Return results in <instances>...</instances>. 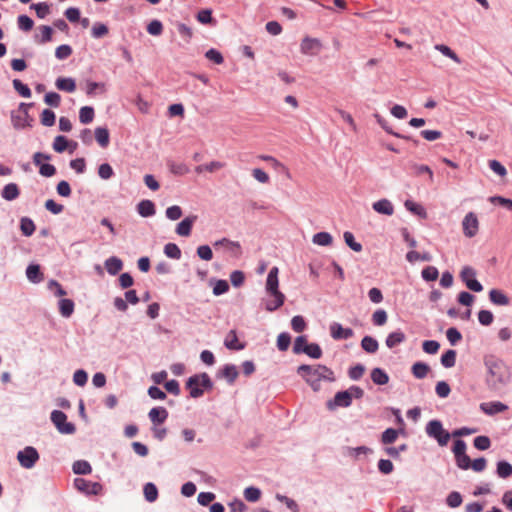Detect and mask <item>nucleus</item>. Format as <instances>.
<instances>
[{
	"label": "nucleus",
	"instance_id": "obj_1",
	"mask_svg": "<svg viewBox=\"0 0 512 512\" xmlns=\"http://www.w3.org/2000/svg\"><path fill=\"white\" fill-rule=\"evenodd\" d=\"M297 373L310 385L313 391L318 392L321 389V380L328 382L335 381L334 372L325 365L311 366L302 364L297 368Z\"/></svg>",
	"mask_w": 512,
	"mask_h": 512
},
{
	"label": "nucleus",
	"instance_id": "obj_2",
	"mask_svg": "<svg viewBox=\"0 0 512 512\" xmlns=\"http://www.w3.org/2000/svg\"><path fill=\"white\" fill-rule=\"evenodd\" d=\"M485 366L488 370L487 384L492 388H498L499 385L506 384L509 381V372L505 364L493 357L485 358Z\"/></svg>",
	"mask_w": 512,
	"mask_h": 512
},
{
	"label": "nucleus",
	"instance_id": "obj_3",
	"mask_svg": "<svg viewBox=\"0 0 512 512\" xmlns=\"http://www.w3.org/2000/svg\"><path fill=\"white\" fill-rule=\"evenodd\" d=\"M214 384L210 376L203 372L195 374L188 378L186 388L189 390L190 397L199 398L203 396L204 390H211Z\"/></svg>",
	"mask_w": 512,
	"mask_h": 512
},
{
	"label": "nucleus",
	"instance_id": "obj_4",
	"mask_svg": "<svg viewBox=\"0 0 512 512\" xmlns=\"http://www.w3.org/2000/svg\"><path fill=\"white\" fill-rule=\"evenodd\" d=\"M426 434L437 441L440 446L447 445L451 434L443 428L440 420H431L425 427Z\"/></svg>",
	"mask_w": 512,
	"mask_h": 512
},
{
	"label": "nucleus",
	"instance_id": "obj_5",
	"mask_svg": "<svg viewBox=\"0 0 512 512\" xmlns=\"http://www.w3.org/2000/svg\"><path fill=\"white\" fill-rule=\"evenodd\" d=\"M50 419L61 434L70 435L76 431L75 425L68 422L66 414L60 410H53Z\"/></svg>",
	"mask_w": 512,
	"mask_h": 512
},
{
	"label": "nucleus",
	"instance_id": "obj_6",
	"mask_svg": "<svg viewBox=\"0 0 512 512\" xmlns=\"http://www.w3.org/2000/svg\"><path fill=\"white\" fill-rule=\"evenodd\" d=\"M39 458L40 455L37 449L33 446H26L17 453V460L20 466L25 469H32L38 462Z\"/></svg>",
	"mask_w": 512,
	"mask_h": 512
},
{
	"label": "nucleus",
	"instance_id": "obj_7",
	"mask_svg": "<svg viewBox=\"0 0 512 512\" xmlns=\"http://www.w3.org/2000/svg\"><path fill=\"white\" fill-rule=\"evenodd\" d=\"M34 165L39 167L40 175L44 177H52L56 174V168L54 165L49 163H43V161L51 160V155L42 152H36L33 155Z\"/></svg>",
	"mask_w": 512,
	"mask_h": 512
},
{
	"label": "nucleus",
	"instance_id": "obj_8",
	"mask_svg": "<svg viewBox=\"0 0 512 512\" xmlns=\"http://www.w3.org/2000/svg\"><path fill=\"white\" fill-rule=\"evenodd\" d=\"M460 278L467 288L473 292H481L483 290L482 284L476 279V271L471 266H465L462 268Z\"/></svg>",
	"mask_w": 512,
	"mask_h": 512
},
{
	"label": "nucleus",
	"instance_id": "obj_9",
	"mask_svg": "<svg viewBox=\"0 0 512 512\" xmlns=\"http://www.w3.org/2000/svg\"><path fill=\"white\" fill-rule=\"evenodd\" d=\"M215 249L223 248L224 252L231 257L239 258L242 255V247L238 241H232L228 238H222L213 243Z\"/></svg>",
	"mask_w": 512,
	"mask_h": 512
},
{
	"label": "nucleus",
	"instance_id": "obj_10",
	"mask_svg": "<svg viewBox=\"0 0 512 512\" xmlns=\"http://www.w3.org/2000/svg\"><path fill=\"white\" fill-rule=\"evenodd\" d=\"M463 234L468 237H474L479 231V221L474 212H468L462 220Z\"/></svg>",
	"mask_w": 512,
	"mask_h": 512
},
{
	"label": "nucleus",
	"instance_id": "obj_11",
	"mask_svg": "<svg viewBox=\"0 0 512 512\" xmlns=\"http://www.w3.org/2000/svg\"><path fill=\"white\" fill-rule=\"evenodd\" d=\"M352 401L350 395L346 390L338 391L334 397L326 402V407L330 411H334L337 408H347L351 406Z\"/></svg>",
	"mask_w": 512,
	"mask_h": 512
},
{
	"label": "nucleus",
	"instance_id": "obj_12",
	"mask_svg": "<svg viewBox=\"0 0 512 512\" xmlns=\"http://www.w3.org/2000/svg\"><path fill=\"white\" fill-rule=\"evenodd\" d=\"M74 486L86 495H98L102 491V485L98 482L88 481L84 478L74 479Z\"/></svg>",
	"mask_w": 512,
	"mask_h": 512
},
{
	"label": "nucleus",
	"instance_id": "obj_13",
	"mask_svg": "<svg viewBox=\"0 0 512 512\" xmlns=\"http://www.w3.org/2000/svg\"><path fill=\"white\" fill-rule=\"evenodd\" d=\"M323 45L317 38L305 37L300 44V51L307 56H316L322 50Z\"/></svg>",
	"mask_w": 512,
	"mask_h": 512
},
{
	"label": "nucleus",
	"instance_id": "obj_14",
	"mask_svg": "<svg viewBox=\"0 0 512 512\" xmlns=\"http://www.w3.org/2000/svg\"><path fill=\"white\" fill-rule=\"evenodd\" d=\"M330 334L335 340H346L351 338L354 332L351 328H344L340 323L333 322L330 325Z\"/></svg>",
	"mask_w": 512,
	"mask_h": 512
},
{
	"label": "nucleus",
	"instance_id": "obj_15",
	"mask_svg": "<svg viewBox=\"0 0 512 512\" xmlns=\"http://www.w3.org/2000/svg\"><path fill=\"white\" fill-rule=\"evenodd\" d=\"M279 270L277 267H272L267 275L266 279V292L270 293H281L279 290L278 280Z\"/></svg>",
	"mask_w": 512,
	"mask_h": 512
},
{
	"label": "nucleus",
	"instance_id": "obj_16",
	"mask_svg": "<svg viewBox=\"0 0 512 512\" xmlns=\"http://www.w3.org/2000/svg\"><path fill=\"white\" fill-rule=\"evenodd\" d=\"M507 409L508 406L499 401L483 402L480 404V410L487 415H495Z\"/></svg>",
	"mask_w": 512,
	"mask_h": 512
},
{
	"label": "nucleus",
	"instance_id": "obj_17",
	"mask_svg": "<svg viewBox=\"0 0 512 512\" xmlns=\"http://www.w3.org/2000/svg\"><path fill=\"white\" fill-rule=\"evenodd\" d=\"M238 370L234 364H225L217 374L219 378H225L228 384L232 385L238 377Z\"/></svg>",
	"mask_w": 512,
	"mask_h": 512
},
{
	"label": "nucleus",
	"instance_id": "obj_18",
	"mask_svg": "<svg viewBox=\"0 0 512 512\" xmlns=\"http://www.w3.org/2000/svg\"><path fill=\"white\" fill-rule=\"evenodd\" d=\"M372 208L379 214L391 216L394 214V206L392 202L386 198L380 199L372 204Z\"/></svg>",
	"mask_w": 512,
	"mask_h": 512
},
{
	"label": "nucleus",
	"instance_id": "obj_19",
	"mask_svg": "<svg viewBox=\"0 0 512 512\" xmlns=\"http://www.w3.org/2000/svg\"><path fill=\"white\" fill-rule=\"evenodd\" d=\"M196 220V216H189L184 218L177 224L176 233L182 237H188L191 234L193 224Z\"/></svg>",
	"mask_w": 512,
	"mask_h": 512
},
{
	"label": "nucleus",
	"instance_id": "obj_20",
	"mask_svg": "<svg viewBox=\"0 0 512 512\" xmlns=\"http://www.w3.org/2000/svg\"><path fill=\"white\" fill-rule=\"evenodd\" d=\"M272 299L264 300L265 309L269 312H273L280 308L285 301V295L283 293H270Z\"/></svg>",
	"mask_w": 512,
	"mask_h": 512
},
{
	"label": "nucleus",
	"instance_id": "obj_21",
	"mask_svg": "<svg viewBox=\"0 0 512 512\" xmlns=\"http://www.w3.org/2000/svg\"><path fill=\"white\" fill-rule=\"evenodd\" d=\"M137 212L141 217L148 218L152 217L156 213L155 204L148 199L141 200L137 204Z\"/></svg>",
	"mask_w": 512,
	"mask_h": 512
},
{
	"label": "nucleus",
	"instance_id": "obj_22",
	"mask_svg": "<svg viewBox=\"0 0 512 512\" xmlns=\"http://www.w3.org/2000/svg\"><path fill=\"white\" fill-rule=\"evenodd\" d=\"M104 266L110 275L115 276L122 270L123 261L117 256H111L105 260Z\"/></svg>",
	"mask_w": 512,
	"mask_h": 512
},
{
	"label": "nucleus",
	"instance_id": "obj_23",
	"mask_svg": "<svg viewBox=\"0 0 512 512\" xmlns=\"http://www.w3.org/2000/svg\"><path fill=\"white\" fill-rule=\"evenodd\" d=\"M168 415L169 413L164 407H154L148 413L150 421L154 424L164 423L168 418Z\"/></svg>",
	"mask_w": 512,
	"mask_h": 512
},
{
	"label": "nucleus",
	"instance_id": "obj_24",
	"mask_svg": "<svg viewBox=\"0 0 512 512\" xmlns=\"http://www.w3.org/2000/svg\"><path fill=\"white\" fill-rule=\"evenodd\" d=\"M489 300L498 306H507L510 304L509 297L499 289H492L489 292Z\"/></svg>",
	"mask_w": 512,
	"mask_h": 512
},
{
	"label": "nucleus",
	"instance_id": "obj_25",
	"mask_svg": "<svg viewBox=\"0 0 512 512\" xmlns=\"http://www.w3.org/2000/svg\"><path fill=\"white\" fill-rule=\"evenodd\" d=\"M29 118L28 111L24 109L23 112H12L11 113V122L15 129H24L26 126H29L27 119Z\"/></svg>",
	"mask_w": 512,
	"mask_h": 512
},
{
	"label": "nucleus",
	"instance_id": "obj_26",
	"mask_svg": "<svg viewBox=\"0 0 512 512\" xmlns=\"http://www.w3.org/2000/svg\"><path fill=\"white\" fill-rule=\"evenodd\" d=\"M406 339V336L403 331L400 329L389 333L386 337L385 344L388 348H394L397 345L403 343Z\"/></svg>",
	"mask_w": 512,
	"mask_h": 512
},
{
	"label": "nucleus",
	"instance_id": "obj_27",
	"mask_svg": "<svg viewBox=\"0 0 512 512\" xmlns=\"http://www.w3.org/2000/svg\"><path fill=\"white\" fill-rule=\"evenodd\" d=\"M27 279L32 283H40L43 280V273L38 264H30L26 268Z\"/></svg>",
	"mask_w": 512,
	"mask_h": 512
},
{
	"label": "nucleus",
	"instance_id": "obj_28",
	"mask_svg": "<svg viewBox=\"0 0 512 512\" xmlns=\"http://www.w3.org/2000/svg\"><path fill=\"white\" fill-rule=\"evenodd\" d=\"M56 87L68 93H73L76 89V83L73 78L70 77H59L55 83Z\"/></svg>",
	"mask_w": 512,
	"mask_h": 512
},
{
	"label": "nucleus",
	"instance_id": "obj_29",
	"mask_svg": "<svg viewBox=\"0 0 512 512\" xmlns=\"http://www.w3.org/2000/svg\"><path fill=\"white\" fill-rule=\"evenodd\" d=\"M20 194L19 188L17 184L15 183H9L4 186V188L1 191V196L6 201H13L16 198H18Z\"/></svg>",
	"mask_w": 512,
	"mask_h": 512
},
{
	"label": "nucleus",
	"instance_id": "obj_30",
	"mask_svg": "<svg viewBox=\"0 0 512 512\" xmlns=\"http://www.w3.org/2000/svg\"><path fill=\"white\" fill-rule=\"evenodd\" d=\"M224 345L226 348H228L230 350H236V351L242 350L245 347L244 344L239 343L235 330L229 331V333L224 341Z\"/></svg>",
	"mask_w": 512,
	"mask_h": 512
},
{
	"label": "nucleus",
	"instance_id": "obj_31",
	"mask_svg": "<svg viewBox=\"0 0 512 512\" xmlns=\"http://www.w3.org/2000/svg\"><path fill=\"white\" fill-rule=\"evenodd\" d=\"M371 380L376 385H386L389 382V375L382 368H374L371 371Z\"/></svg>",
	"mask_w": 512,
	"mask_h": 512
},
{
	"label": "nucleus",
	"instance_id": "obj_32",
	"mask_svg": "<svg viewBox=\"0 0 512 512\" xmlns=\"http://www.w3.org/2000/svg\"><path fill=\"white\" fill-rule=\"evenodd\" d=\"M374 117L377 121V123L389 134L397 137V138H401V139H405V140H411V137L410 136H406V135H403V134H400L398 132H395L391 126H389L388 122L381 116L379 115L378 113L374 114Z\"/></svg>",
	"mask_w": 512,
	"mask_h": 512
},
{
	"label": "nucleus",
	"instance_id": "obj_33",
	"mask_svg": "<svg viewBox=\"0 0 512 512\" xmlns=\"http://www.w3.org/2000/svg\"><path fill=\"white\" fill-rule=\"evenodd\" d=\"M361 348L370 354L376 353L379 348L378 341L372 336H364L361 340Z\"/></svg>",
	"mask_w": 512,
	"mask_h": 512
},
{
	"label": "nucleus",
	"instance_id": "obj_34",
	"mask_svg": "<svg viewBox=\"0 0 512 512\" xmlns=\"http://www.w3.org/2000/svg\"><path fill=\"white\" fill-rule=\"evenodd\" d=\"M95 139L102 148H106L110 142L109 131L106 127H97L95 129Z\"/></svg>",
	"mask_w": 512,
	"mask_h": 512
},
{
	"label": "nucleus",
	"instance_id": "obj_35",
	"mask_svg": "<svg viewBox=\"0 0 512 512\" xmlns=\"http://www.w3.org/2000/svg\"><path fill=\"white\" fill-rule=\"evenodd\" d=\"M404 206L408 211L419 216L422 219H425L427 217V212L421 204H418L412 200H406Z\"/></svg>",
	"mask_w": 512,
	"mask_h": 512
},
{
	"label": "nucleus",
	"instance_id": "obj_36",
	"mask_svg": "<svg viewBox=\"0 0 512 512\" xmlns=\"http://www.w3.org/2000/svg\"><path fill=\"white\" fill-rule=\"evenodd\" d=\"M35 229L36 226L31 218L25 216L20 219V230L24 236H32Z\"/></svg>",
	"mask_w": 512,
	"mask_h": 512
},
{
	"label": "nucleus",
	"instance_id": "obj_37",
	"mask_svg": "<svg viewBox=\"0 0 512 512\" xmlns=\"http://www.w3.org/2000/svg\"><path fill=\"white\" fill-rule=\"evenodd\" d=\"M59 311L65 318L70 317L74 312V302L71 299L63 298L59 301Z\"/></svg>",
	"mask_w": 512,
	"mask_h": 512
},
{
	"label": "nucleus",
	"instance_id": "obj_38",
	"mask_svg": "<svg viewBox=\"0 0 512 512\" xmlns=\"http://www.w3.org/2000/svg\"><path fill=\"white\" fill-rule=\"evenodd\" d=\"M72 470L75 474L87 475L92 472V467L86 460H77L73 463Z\"/></svg>",
	"mask_w": 512,
	"mask_h": 512
},
{
	"label": "nucleus",
	"instance_id": "obj_39",
	"mask_svg": "<svg viewBox=\"0 0 512 512\" xmlns=\"http://www.w3.org/2000/svg\"><path fill=\"white\" fill-rule=\"evenodd\" d=\"M411 370H412V374L414 375L415 378L423 379L427 376V374L430 370V367L428 364H426L424 362H415L412 365Z\"/></svg>",
	"mask_w": 512,
	"mask_h": 512
},
{
	"label": "nucleus",
	"instance_id": "obj_40",
	"mask_svg": "<svg viewBox=\"0 0 512 512\" xmlns=\"http://www.w3.org/2000/svg\"><path fill=\"white\" fill-rule=\"evenodd\" d=\"M143 493L146 501L149 503H153L158 498V489L156 485L152 482H148L143 487Z\"/></svg>",
	"mask_w": 512,
	"mask_h": 512
},
{
	"label": "nucleus",
	"instance_id": "obj_41",
	"mask_svg": "<svg viewBox=\"0 0 512 512\" xmlns=\"http://www.w3.org/2000/svg\"><path fill=\"white\" fill-rule=\"evenodd\" d=\"M456 356L457 353L455 350H447L444 354H442L440 359L442 366L445 368H452L453 366H455Z\"/></svg>",
	"mask_w": 512,
	"mask_h": 512
},
{
	"label": "nucleus",
	"instance_id": "obj_42",
	"mask_svg": "<svg viewBox=\"0 0 512 512\" xmlns=\"http://www.w3.org/2000/svg\"><path fill=\"white\" fill-rule=\"evenodd\" d=\"M496 473L500 478H508L512 475V465L505 460H501L497 463Z\"/></svg>",
	"mask_w": 512,
	"mask_h": 512
},
{
	"label": "nucleus",
	"instance_id": "obj_43",
	"mask_svg": "<svg viewBox=\"0 0 512 512\" xmlns=\"http://www.w3.org/2000/svg\"><path fill=\"white\" fill-rule=\"evenodd\" d=\"M94 116V108L91 106H84L79 111V120L82 124L91 123L94 119Z\"/></svg>",
	"mask_w": 512,
	"mask_h": 512
},
{
	"label": "nucleus",
	"instance_id": "obj_44",
	"mask_svg": "<svg viewBox=\"0 0 512 512\" xmlns=\"http://www.w3.org/2000/svg\"><path fill=\"white\" fill-rule=\"evenodd\" d=\"M333 238L328 232H318L313 235L312 242L319 246H328L332 243Z\"/></svg>",
	"mask_w": 512,
	"mask_h": 512
},
{
	"label": "nucleus",
	"instance_id": "obj_45",
	"mask_svg": "<svg viewBox=\"0 0 512 512\" xmlns=\"http://www.w3.org/2000/svg\"><path fill=\"white\" fill-rule=\"evenodd\" d=\"M435 49L437 51H439L441 54H443L444 56H446V57L450 58L451 60H453L455 63H457V64L461 63V60L458 57V55L450 47H448L447 45L436 44L435 45Z\"/></svg>",
	"mask_w": 512,
	"mask_h": 512
},
{
	"label": "nucleus",
	"instance_id": "obj_46",
	"mask_svg": "<svg viewBox=\"0 0 512 512\" xmlns=\"http://www.w3.org/2000/svg\"><path fill=\"white\" fill-rule=\"evenodd\" d=\"M164 254L171 259L179 260L181 258V250L175 243H167L164 246Z\"/></svg>",
	"mask_w": 512,
	"mask_h": 512
},
{
	"label": "nucleus",
	"instance_id": "obj_47",
	"mask_svg": "<svg viewBox=\"0 0 512 512\" xmlns=\"http://www.w3.org/2000/svg\"><path fill=\"white\" fill-rule=\"evenodd\" d=\"M343 238H344V241H345L346 245L351 250H353L355 252L362 251V248H363L362 244L355 240L353 233H351L349 231H345L344 234H343Z\"/></svg>",
	"mask_w": 512,
	"mask_h": 512
},
{
	"label": "nucleus",
	"instance_id": "obj_48",
	"mask_svg": "<svg viewBox=\"0 0 512 512\" xmlns=\"http://www.w3.org/2000/svg\"><path fill=\"white\" fill-rule=\"evenodd\" d=\"M302 353L313 359H319L322 356V349L317 343H309L304 347V351Z\"/></svg>",
	"mask_w": 512,
	"mask_h": 512
},
{
	"label": "nucleus",
	"instance_id": "obj_49",
	"mask_svg": "<svg viewBox=\"0 0 512 512\" xmlns=\"http://www.w3.org/2000/svg\"><path fill=\"white\" fill-rule=\"evenodd\" d=\"M399 432L394 428H387L381 435V442L385 445L392 444L398 438Z\"/></svg>",
	"mask_w": 512,
	"mask_h": 512
},
{
	"label": "nucleus",
	"instance_id": "obj_50",
	"mask_svg": "<svg viewBox=\"0 0 512 512\" xmlns=\"http://www.w3.org/2000/svg\"><path fill=\"white\" fill-rule=\"evenodd\" d=\"M224 167V163L222 162H219V161H212L210 163H207V164H202V165H198L196 168H195V171L197 173H202L203 171H208V172H215L216 170H219L221 168Z\"/></svg>",
	"mask_w": 512,
	"mask_h": 512
},
{
	"label": "nucleus",
	"instance_id": "obj_51",
	"mask_svg": "<svg viewBox=\"0 0 512 512\" xmlns=\"http://www.w3.org/2000/svg\"><path fill=\"white\" fill-rule=\"evenodd\" d=\"M30 8L36 11V15L40 19H44L50 12L49 4L46 2L33 3Z\"/></svg>",
	"mask_w": 512,
	"mask_h": 512
},
{
	"label": "nucleus",
	"instance_id": "obj_52",
	"mask_svg": "<svg viewBox=\"0 0 512 512\" xmlns=\"http://www.w3.org/2000/svg\"><path fill=\"white\" fill-rule=\"evenodd\" d=\"M18 28L22 31L28 32L34 26V21L27 15H19L17 18Z\"/></svg>",
	"mask_w": 512,
	"mask_h": 512
},
{
	"label": "nucleus",
	"instance_id": "obj_53",
	"mask_svg": "<svg viewBox=\"0 0 512 512\" xmlns=\"http://www.w3.org/2000/svg\"><path fill=\"white\" fill-rule=\"evenodd\" d=\"M291 344V336L288 332H282L277 337V348L279 351H286Z\"/></svg>",
	"mask_w": 512,
	"mask_h": 512
},
{
	"label": "nucleus",
	"instance_id": "obj_54",
	"mask_svg": "<svg viewBox=\"0 0 512 512\" xmlns=\"http://www.w3.org/2000/svg\"><path fill=\"white\" fill-rule=\"evenodd\" d=\"M463 498L462 495L457 491H452L448 494L446 498V504L450 508H457L462 504Z\"/></svg>",
	"mask_w": 512,
	"mask_h": 512
},
{
	"label": "nucleus",
	"instance_id": "obj_55",
	"mask_svg": "<svg viewBox=\"0 0 512 512\" xmlns=\"http://www.w3.org/2000/svg\"><path fill=\"white\" fill-rule=\"evenodd\" d=\"M53 149L58 152V153H62L64 152L67 147L69 146V141L68 139L63 136V135H58L55 137L54 141H53Z\"/></svg>",
	"mask_w": 512,
	"mask_h": 512
},
{
	"label": "nucleus",
	"instance_id": "obj_56",
	"mask_svg": "<svg viewBox=\"0 0 512 512\" xmlns=\"http://www.w3.org/2000/svg\"><path fill=\"white\" fill-rule=\"evenodd\" d=\"M421 276L425 281H435L439 276V271L435 266H427L422 270Z\"/></svg>",
	"mask_w": 512,
	"mask_h": 512
},
{
	"label": "nucleus",
	"instance_id": "obj_57",
	"mask_svg": "<svg viewBox=\"0 0 512 512\" xmlns=\"http://www.w3.org/2000/svg\"><path fill=\"white\" fill-rule=\"evenodd\" d=\"M244 497L249 502H256L261 497V491L259 488L250 486L244 490Z\"/></svg>",
	"mask_w": 512,
	"mask_h": 512
},
{
	"label": "nucleus",
	"instance_id": "obj_58",
	"mask_svg": "<svg viewBox=\"0 0 512 512\" xmlns=\"http://www.w3.org/2000/svg\"><path fill=\"white\" fill-rule=\"evenodd\" d=\"M73 50L70 45L62 44L55 50V57L59 60H65L71 56Z\"/></svg>",
	"mask_w": 512,
	"mask_h": 512
},
{
	"label": "nucleus",
	"instance_id": "obj_59",
	"mask_svg": "<svg viewBox=\"0 0 512 512\" xmlns=\"http://www.w3.org/2000/svg\"><path fill=\"white\" fill-rule=\"evenodd\" d=\"M13 87L22 97H25V98L31 97L30 88L26 84H24L22 81H20L19 79L13 80Z\"/></svg>",
	"mask_w": 512,
	"mask_h": 512
},
{
	"label": "nucleus",
	"instance_id": "obj_60",
	"mask_svg": "<svg viewBox=\"0 0 512 512\" xmlns=\"http://www.w3.org/2000/svg\"><path fill=\"white\" fill-rule=\"evenodd\" d=\"M108 27L103 23H95L91 29V35L93 38H102L108 34Z\"/></svg>",
	"mask_w": 512,
	"mask_h": 512
},
{
	"label": "nucleus",
	"instance_id": "obj_61",
	"mask_svg": "<svg viewBox=\"0 0 512 512\" xmlns=\"http://www.w3.org/2000/svg\"><path fill=\"white\" fill-rule=\"evenodd\" d=\"M196 253L197 256L204 261H210L213 258V252L209 245L198 246Z\"/></svg>",
	"mask_w": 512,
	"mask_h": 512
},
{
	"label": "nucleus",
	"instance_id": "obj_62",
	"mask_svg": "<svg viewBox=\"0 0 512 512\" xmlns=\"http://www.w3.org/2000/svg\"><path fill=\"white\" fill-rule=\"evenodd\" d=\"M55 113L50 109L43 110L41 114V124L47 127H51L55 124Z\"/></svg>",
	"mask_w": 512,
	"mask_h": 512
},
{
	"label": "nucleus",
	"instance_id": "obj_63",
	"mask_svg": "<svg viewBox=\"0 0 512 512\" xmlns=\"http://www.w3.org/2000/svg\"><path fill=\"white\" fill-rule=\"evenodd\" d=\"M147 32L153 36H159L163 32V24L161 21L155 19L147 25Z\"/></svg>",
	"mask_w": 512,
	"mask_h": 512
},
{
	"label": "nucleus",
	"instance_id": "obj_64",
	"mask_svg": "<svg viewBox=\"0 0 512 512\" xmlns=\"http://www.w3.org/2000/svg\"><path fill=\"white\" fill-rule=\"evenodd\" d=\"M88 380V374L83 369H78L73 374V382L75 385L83 387Z\"/></svg>",
	"mask_w": 512,
	"mask_h": 512
}]
</instances>
